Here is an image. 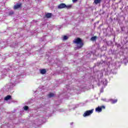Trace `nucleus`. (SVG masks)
<instances>
[{"label": "nucleus", "instance_id": "1", "mask_svg": "<svg viewBox=\"0 0 128 128\" xmlns=\"http://www.w3.org/2000/svg\"><path fill=\"white\" fill-rule=\"evenodd\" d=\"M73 42L77 44V47L76 48H76H82V46H84V43L82 42V40L80 38H77L74 39V40L73 41Z\"/></svg>", "mask_w": 128, "mask_h": 128}, {"label": "nucleus", "instance_id": "2", "mask_svg": "<svg viewBox=\"0 0 128 128\" xmlns=\"http://www.w3.org/2000/svg\"><path fill=\"white\" fill-rule=\"evenodd\" d=\"M92 112H94V109L87 110L84 114L83 116H84V118H86V116H90Z\"/></svg>", "mask_w": 128, "mask_h": 128}, {"label": "nucleus", "instance_id": "3", "mask_svg": "<svg viewBox=\"0 0 128 128\" xmlns=\"http://www.w3.org/2000/svg\"><path fill=\"white\" fill-rule=\"evenodd\" d=\"M66 4L62 3L58 5V10H62V8H66Z\"/></svg>", "mask_w": 128, "mask_h": 128}, {"label": "nucleus", "instance_id": "4", "mask_svg": "<svg viewBox=\"0 0 128 128\" xmlns=\"http://www.w3.org/2000/svg\"><path fill=\"white\" fill-rule=\"evenodd\" d=\"M22 8V4H16L14 6V10H18V8Z\"/></svg>", "mask_w": 128, "mask_h": 128}, {"label": "nucleus", "instance_id": "5", "mask_svg": "<svg viewBox=\"0 0 128 128\" xmlns=\"http://www.w3.org/2000/svg\"><path fill=\"white\" fill-rule=\"evenodd\" d=\"M52 13H47L46 14V17L47 18H52Z\"/></svg>", "mask_w": 128, "mask_h": 128}, {"label": "nucleus", "instance_id": "6", "mask_svg": "<svg viewBox=\"0 0 128 128\" xmlns=\"http://www.w3.org/2000/svg\"><path fill=\"white\" fill-rule=\"evenodd\" d=\"M40 73L42 74H46V69H40Z\"/></svg>", "mask_w": 128, "mask_h": 128}, {"label": "nucleus", "instance_id": "7", "mask_svg": "<svg viewBox=\"0 0 128 128\" xmlns=\"http://www.w3.org/2000/svg\"><path fill=\"white\" fill-rule=\"evenodd\" d=\"M102 110V107L98 106L96 108V112H100Z\"/></svg>", "mask_w": 128, "mask_h": 128}, {"label": "nucleus", "instance_id": "8", "mask_svg": "<svg viewBox=\"0 0 128 128\" xmlns=\"http://www.w3.org/2000/svg\"><path fill=\"white\" fill-rule=\"evenodd\" d=\"M122 64H126L127 62H128V58H124L123 59V60L122 62Z\"/></svg>", "mask_w": 128, "mask_h": 128}, {"label": "nucleus", "instance_id": "9", "mask_svg": "<svg viewBox=\"0 0 128 128\" xmlns=\"http://www.w3.org/2000/svg\"><path fill=\"white\" fill-rule=\"evenodd\" d=\"M102 0H94V3L95 4H100L102 2Z\"/></svg>", "mask_w": 128, "mask_h": 128}, {"label": "nucleus", "instance_id": "10", "mask_svg": "<svg viewBox=\"0 0 128 128\" xmlns=\"http://www.w3.org/2000/svg\"><path fill=\"white\" fill-rule=\"evenodd\" d=\"M98 36H92L90 38V40L92 42H95V40H96Z\"/></svg>", "mask_w": 128, "mask_h": 128}, {"label": "nucleus", "instance_id": "11", "mask_svg": "<svg viewBox=\"0 0 128 128\" xmlns=\"http://www.w3.org/2000/svg\"><path fill=\"white\" fill-rule=\"evenodd\" d=\"M12 98V96L8 95L4 98V100H8Z\"/></svg>", "mask_w": 128, "mask_h": 128}, {"label": "nucleus", "instance_id": "12", "mask_svg": "<svg viewBox=\"0 0 128 128\" xmlns=\"http://www.w3.org/2000/svg\"><path fill=\"white\" fill-rule=\"evenodd\" d=\"M101 84H104V86H106L108 84V83L106 82V80H104L101 82Z\"/></svg>", "mask_w": 128, "mask_h": 128}, {"label": "nucleus", "instance_id": "13", "mask_svg": "<svg viewBox=\"0 0 128 128\" xmlns=\"http://www.w3.org/2000/svg\"><path fill=\"white\" fill-rule=\"evenodd\" d=\"M110 100L112 102V104H116V102H118L117 99H116V100H112V99H111Z\"/></svg>", "mask_w": 128, "mask_h": 128}, {"label": "nucleus", "instance_id": "14", "mask_svg": "<svg viewBox=\"0 0 128 128\" xmlns=\"http://www.w3.org/2000/svg\"><path fill=\"white\" fill-rule=\"evenodd\" d=\"M48 98H52L53 96H54V93H50L48 95Z\"/></svg>", "mask_w": 128, "mask_h": 128}, {"label": "nucleus", "instance_id": "15", "mask_svg": "<svg viewBox=\"0 0 128 128\" xmlns=\"http://www.w3.org/2000/svg\"><path fill=\"white\" fill-rule=\"evenodd\" d=\"M16 46V43H14L10 45L11 48H15Z\"/></svg>", "mask_w": 128, "mask_h": 128}, {"label": "nucleus", "instance_id": "16", "mask_svg": "<svg viewBox=\"0 0 128 128\" xmlns=\"http://www.w3.org/2000/svg\"><path fill=\"white\" fill-rule=\"evenodd\" d=\"M68 36H64V37H63V40H68Z\"/></svg>", "mask_w": 128, "mask_h": 128}, {"label": "nucleus", "instance_id": "17", "mask_svg": "<svg viewBox=\"0 0 128 128\" xmlns=\"http://www.w3.org/2000/svg\"><path fill=\"white\" fill-rule=\"evenodd\" d=\"M14 14V11H10L8 13V16H12V14Z\"/></svg>", "mask_w": 128, "mask_h": 128}, {"label": "nucleus", "instance_id": "18", "mask_svg": "<svg viewBox=\"0 0 128 128\" xmlns=\"http://www.w3.org/2000/svg\"><path fill=\"white\" fill-rule=\"evenodd\" d=\"M72 8V5H68V6H65V8H68V10L70 8Z\"/></svg>", "mask_w": 128, "mask_h": 128}, {"label": "nucleus", "instance_id": "19", "mask_svg": "<svg viewBox=\"0 0 128 128\" xmlns=\"http://www.w3.org/2000/svg\"><path fill=\"white\" fill-rule=\"evenodd\" d=\"M112 31L110 30H108V28H107V34H111Z\"/></svg>", "mask_w": 128, "mask_h": 128}, {"label": "nucleus", "instance_id": "20", "mask_svg": "<svg viewBox=\"0 0 128 128\" xmlns=\"http://www.w3.org/2000/svg\"><path fill=\"white\" fill-rule=\"evenodd\" d=\"M24 110H28V106H25L24 107Z\"/></svg>", "mask_w": 128, "mask_h": 128}, {"label": "nucleus", "instance_id": "21", "mask_svg": "<svg viewBox=\"0 0 128 128\" xmlns=\"http://www.w3.org/2000/svg\"><path fill=\"white\" fill-rule=\"evenodd\" d=\"M38 122H39V120H35L34 124H38Z\"/></svg>", "mask_w": 128, "mask_h": 128}, {"label": "nucleus", "instance_id": "22", "mask_svg": "<svg viewBox=\"0 0 128 128\" xmlns=\"http://www.w3.org/2000/svg\"><path fill=\"white\" fill-rule=\"evenodd\" d=\"M116 46H117L118 48L120 47V44H116Z\"/></svg>", "mask_w": 128, "mask_h": 128}, {"label": "nucleus", "instance_id": "23", "mask_svg": "<svg viewBox=\"0 0 128 128\" xmlns=\"http://www.w3.org/2000/svg\"><path fill=\"white\" fill-rule=\"evenodd\" d=\"M78 2V0H72V2Z\"/></svg>", "mask_w": 128, "mask_h": 128}, {"label": "nucleus", "instance_id": "24", "mask_svg": "<svg viewBox=\"0 0 128 128\" xmlns=\"http://www.w3.org/2000/svg\"><path fill=\"white\" fill-rule=\"evenodd\" d=\"M101 108H106V106H102Z\"/></svg>", "mask_w": 128, "mask_h": 128}, {"label": "nucleus", "instance_id": "25", "mask_svg": "<svg viewBox=\"0 0 128 128\" xmlns=\"http://www.w3.org/2000/svg\"><path fill=\"white\" fill-rule=\"evenodd\" d=\"M12 84H10L9 86H12Z\"/></svg>", "mask_w": 128, "mask_h": 128}, {"label": "nucleus", "instance_id": "26", "mask_svg": "<svg viewBox=\"0 0 128 128\" xmlns=\"http://www.w3.org/2000/svg\"><path fill=\"white\" fill-rule=\"evenodd\" d=\"M74 124L73 122H72L71 124Z\"/></svg>", "mask_w": 128, "mask_h": 128}]
</instances>
